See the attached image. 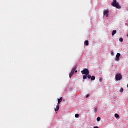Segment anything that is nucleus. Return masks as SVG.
<instances>
[{
    "mask_svg": "<svg viewBox=\"0 0 128 128\" xmlns=\"http://www.w3.org/2000/svg\"><path fill=\"white\" fill-rule=\"evenodd\" d=\"M84 44L86 46H88L89 45V41H88V40L85 41Z\"/></svg>",
    "mask_w": 128,
    "mask_h": 128,
    "instance_id": "10",
    "label": "nucleus"
},
{
    "mask_svg": "<svg viewBox=\"0 0 128 128\" xmlns=\"http://www.w3.org/2000/svg\"><path fill=\"white\" fill-rule=\"evenodd\" d=\"M115 117H116V118H119L120 116H119L118 114H115Z\"/></svg>",
    "mask_w": 128,
    "mask_h": 128,
    "instance_id": "15",
    "label": "nucleus"
},
{
    "mask_svg": "<svg viewBox=\"0 0 128 128\" xmlns=\"http://www.w3.org/2000/svg\"><path fill=\"white\" fill-rule=\"evenodd\" d=\"M116 30H114L113 32H112V36H114V34H116Z\"/></svg>",
    "mask_w": 128,
    "mask_h": 128,
    "instance_id": "12",
    "label": "nucleus"
},
{
    "mask_svg": "<svg viewBox=\"0 0 128 128\" xmlns=\"http://www.w3.org/2000/svg\"><path fill=\"white\" fill-rule=\"evenodd\" d=\"M120 56H121V54H120V53H118V54H117V55H116V62H118V61L120 60Z\"/></svg>",
    "mask_w": 128,
    "mask_h": 128,
    "instance_id": "5",
    "label": "nucleus"
},
{
    "mask_svg": "<svg viewBox=\"0 0 128 128\" xmlns=\"http://www.w3.org/2000/svg\"><path fill=\"white\" fill-rule=\"evenodd\" d=\"M90 96V94H88L86 96V98H88Z\"/></svg>",
    "mask_w": 128,
    "mask_h": 128,
    "instance_id": "20",
    "label": "nucleus"
},
{
    "mask_svg": "<svg viewBox=\"0 0 128 128\" xmlns=\"http://www.w3.org/2000/svg\"><path fill=\"white\" fill-rule=\"evenodd\" d=\"M88 79H91V80H92V81H94V80H96V77L94 76H92H92H91L90 75H88Z\"/></svg>",
    "mask_w": 128,
    "mask_h": 128,
    "instance_id": "4",
    "label": "nucleus"
},
{
    "mask_svg": "<svg viewBox=\"0 0 128 128\" xmlns=\"http://www.w3.org/2000/svg\"><path fill=\"white\" fill-rule=\"evenodd\" d=\"M94 128H99L98 127L96 126V127H95Z\"/></svg>",
    "mask_w": 128,
    "mask_h": 128,
    "instance_id": "23",
    "label": "nucleus"
},
{
    "mask_svg": "<svg viewBox=\"0 0 128 128\" xmlns=\"http://www.w3.org/2000/svg\"><path fill=\"white\" fill-rule=\"evenodd\" d=\"M127 88H128V84L127 85Z\"/></svg>",
    "mask_w": 128,
    "mask_h": 128,
    "instance_id": "25",
    "label": "nucleus"
},
{
    "mask_svg": "<svg viewBox=\"0 0 128 128\" xmlns=\"http://www.w3.org/2000/svg\"><path fill=\"white\" fill-rule=\"evenodd\" d=\"M116 81L121 80L122 79V76L120 74H118L116 76Z\"/></svg>",
    "mask_w": 128,
    "mask_h": 128,
    "instance_id": "3",
    "label": "nucleus"
},
{
    "mask_svg": "<svg viewBox=\"0 0 128 128\" xmlns=\"http://www.w3.org/2000/svg\"><path fill=\"white\" fill-rule=\"evenodd\" d=\"M97 121H98V122H100V121H101V118H100V117H98V118H97Z\"/></svg>",
    "mask_w": 128,
    "mask_h": 128,
    "instance_id": "13",
    "label": "nucleus"
},
{
    "mask_svg": "<svg viewBox=\"0 0 128 128\" xmlns=\"http://www.w3.org/2000/svg\"><path fill=\"white\" fill-rule=\"evenodd\" d=\"M58 110H60V105L58 104V106H56V108L55 109V111L58 112Z\"/></svg>",
    "mask_w": 128,
    "mask_h": 128,
    "instance_id": "9",
    "label": "nucleus"
},
{
    "mask_svg": "<svg viewBox=\"0 0 128 128\" xmlns=\"http://www.w3.org/2000/svg\"><path fill=\"white\" fill-rule=\"evenodd\" d=\"M112 6L118 10H120L122 8L121 6L120 5L119 3L117 2L116 0H114V2L112 4Z\"/></svg>",
    "mask_w": 128,
    "mask_h": 128,
    "instance_id": "1",
    "label": "nucleus"
},
{
    "mask_svg": "<svg viewBox=\"0 0 128 128\" xmlns=\"http://www.w3.org/2000/svg\"><path fill=\"white\" fill-rule=\"evenodd\" d=\"M81 72L82 73V74L86 75V76H89L90 74V71L88 69H84Z\"/></svg>",
    "mask_w": 128,
    "mask_h": 128,
    "instance_id": "2",
    "label": "nucleus"
},
{
    "mask_svg": "<svg viewBox=\"0 0 128 128\" xmlns=\"http://www.w3.org/2000/svg\"><path fill=\"white\" fill-rule=\"evenodd\" d=\"M76 73H77L78 72V71L77 70H76V71H75Z\"/></svg>",
    "mask_w": 128,
    "mask_h": 128,
    "instance_id": "22",
    "label": "nucleus"
},
{
    "mask_svg": "<svg viewBox=\"0 0 128 128\" xmlns=\"http://www.w3.org/2000/svg\"><path fill=\"white\" fill-rule=\"evenodd\" d=\"M120 42H124L123 38H120Z\"/></svg>",
    "mask_w": 128,
    "mask_h": 128,
    "instance_id": "18",
    "label": "nucleus"
},
{
    "mask_svg": "<svg viewBox=\"0 0 128 128\" xmlns=\"http://www.w3.org/2000/svg\"><path fill=\"white\" fill-rule=\"evenodd\" d=\"M76 68H77V66H74V67L73 68V69H72V72L74 74L75 71H76Z\"/></svg>",
    "mask_w": 128,
    "mask_h": 128,
    "instance_id": "8",
    "label": "nucleus"
},
{
    "mask_svg": "<svg viewBox=\"0 0 128 128\" xmlns=\"http://www.w3.org/2000/svg\"><path fill=\"white\" fill-rule=\"evenodd\" d=\"M127 37H128V34H127Z\"/></svg>",
    "mask_w": 128,
    "mask_h": 128,
    "instance_id": "24",
    "label": "nucleus"
},
{
    "mask_svg": "<svg viewBox=\"0 0 128 128\" xmlns=\"http://www.w3.org/2000/svg\"><path fill=\"white\" fill-rule=\"evenodd\" d=\"M95 113H96L98 112V109L96 108L94 110Z\"/></svg>",
    "mask_w": 128,
    "mask_h": 128,
    "instance_id": "21",
    "label": "nucleus"
},
{
    "mask_svg": "<svg viewBox=\"0 0 128 128\" xmlns=\"http://www.w3.org/2000/svg\"><path fill=\"white\" fill-rule=\"evenodd\" d=\"M99 80H100V82H102V78H100Z\"/></svg>",
    "mask_w": 128,
    "mask_h": 128,
    "instance_id": "19",
    "label": "nucleus"
},
{
    "mask_svg": "<svg viewBox=\"0 0 128 128\" xmlns=\"http://www.w3.org/2000/svg\"><path fill=\"white\" fill-rule=\"evenodd\" d=\"M88 78V76H83V80H86Z\"/></svg>",
    "mask_w": 128,
    "mask_h": 128,
    "instance_id": "11",
    "label": "nucleus"
},
{
    "mask_svg": "<svg viewBox=\"0 0 128 128\" xmlns=\"http://www.w3.org/2000/svg\"><path fill=\"white\" fill-rule=\"evenodd\" d=\"M62 102V98H60V99L58 98V104H60V103Z\"/></svg>",
    "mask_w": 128,
    "mask_h": 128,
    "instance_id": "7",
    "label": "nucleus"
},
{
    "mask_svg": "<svg viewBox=\"0 0 128 128\" xmlns=\"http://www.w3.org/2000/svg\"><path fill=\"white\" fill-rule=\"evenodd\" d=\"M124 92V89L123 88H122L120 90V92L122 93Z\"/></svg>",
    "mask_w": 128,
    "mask_h": 128,
    "instance_id": "16",
    "label": "nucleus"
},
{
    "mask_svg": "<svg viewBox=\"0 0 128 128\" xmlns=\"http://www.w3.org/2000/svg\"><path fill=\"white\" fill-rule=\"evenodd\" d=\"M109 14V10H105L104 11V16H106V18H108V14Z\"/></svg>",
    "mask_w": 128,
    "mask_h": 128,
    "instance_id": "6",
    "label": "nucleus"
},
{
    "mask_svg": "<svg viewBox=\"0 0 128 128\" xmlns=\"http://www.w3.org/2000/svg\"><path fill=\"white\" fill-rule=\"evenodd\" d=\"M75 116H76V118H78L79 116H80L79 114H76Z\"/></svg>",
    "mask_w": 128,
    "mask_h": 128,
    "instance_id": "17",
    "label": "nucleus"
},
{
    "mask_svg": "<svg viewBox=\"0 0 128 128\" xmlns=\"http://www.w3.org/2000/svg\"><path fill=\"white\" fill-rule=\"evenodd\" d=\"M74 73L71 72V74H70V78H71L72 77V76L74 75Z\"/></svg>",
    "mask_w": 128,
    "mask_h": 128,
    "instance_id": "14",
    "label": "nucleus"
}]
</instances>
